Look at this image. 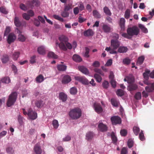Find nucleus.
I'll use <instances>...</instances> for the list:
<instances>
[{
  "instance_id": "nucleus-1",
  "label": "nucleus",
  "mask_w": 154,
  "mask_h": 154,
  "mask_svg": "<svg viewBox=\"0 0 154 154\" xmlns=\"http://www.w3.org/2000/svg\"><path fill=\"white\" fill-rule=\"evenodd\" d=\"M139 29L138 27L136 26H134L127 29V33H123L122 35L125 38L130 39L133 35H137L139 33Z\"/></svg>"
},
{
  "instance_id": "nucleus-2",
  "label": "nucleus",
  "mask_w": 154,
  "mask_h": 154,
  "mask_svg": "<svg viewBox=\"0 0 154 154\" xmlns=\"http://www.w3.org/2000/svg\"><path fill=\"white\" fill-rule=\"evenodd\" d=\"M82 112L81 109L79 108L76 107L71 109L69 115L73 119H77L81 116Z\"/></svg>"
},
{
  "instance_id": "nucleus-3",
  "label": "nucleus",
  "mask_w": 154,
  "mask_h": 154,
  "mask_svg": "<svg viewBox=\"0 0 154 154\" xmlns=\"http://www.w3.org/2000/svg\"><path fill=\"white\" fill-rule=\"evenodd\" d=\"M17 96V93L16 92L12 93L9 95L6 103L7 106L8 107H11L14 105L16 100Z\"/></svg>"
},
{
  "instance_id": "nucleus-4",
  "label": "nucleus",
  "mask_w": 154,
  "mask_h": 154,
  "mask_svg": "<svg viewBox=\"0 0 154 154\" xmlns=\"http://www.w3.org/2000/svg\"><path fill=\"white\" fill-rule=\"evenodd\" d=\"M59 39L60 42L59 44V47L62 50L66 51L67 49L65 44L68 41V38L65 36L62 35L59 37Z\"/></svg>"
},
{
  "instance_id": "nucleus-5",
  "label": "nucleus",
  "mask_w": 154,
  "mask_h": 154,
  "mask_svg": "<svg viewBox=\"0 0 154 154\" xmlns=\"http://www.w3.org/2000/svg\"><path fill=\"white\" fill-rule=\"evenodd\" d=\"M145 84L148 85L145 87V89L147 92H151L154 91V82L153 83H150L147 81H144Z\"/></svg>"
},
{
  "instance_id": "nucleus-6",
  "label": "nucleus",
  "mask_w": 154,
  "mask_h": 154,
  "mask_svg": "<svg viewBox=\"0 0 154 154\" xmlns=\"http://www.w3.org/2000/svg\"><path fill=\"white\" fill-rule=\"evenodd\" d=\"M110 119L112 124L113 125L120 124L121 123V119L120 117L117 116H114L112 117Z\"/></svg>"
},
{
  "instance_id": "nucleus-7",
  "label": "nucleus",
  "mask_w": 154,
  "mask_h": 154,
  "mask_svg": "<svg viewBox=\"0 0 154 154\" xmlns=\"http://www.w3.org/2000/svg\"><path fill=\"white\" fill-rule=\"evenodd\" d=\"M28 115L32 120L35 119L37 118V113L35 112L32 111L31 109H29Z\"/></svg>"
},
{
  "instance_id": "nucleus-8",
  "label": "nucleus",
  "mask_w": 154,
  "mask_h": 154,
  "mask_svg": "<svg viewBox=\"0 0 154 154\" xmlns=\"http://www.w3.org/2000/svg\"><path fill=\"white\" fill-rule=\"evenodd\" d=\"M75 79L83 84L86 85H88L89 84L88 81L84 77L77 76L75 77Z\"/></svg>"
},
{
  "instance_id": "nucleus-9",
  "label": "nucleus",
  "mask_w": 154,
  "mask_h": 154,
  "mask_svg": "<svg viewBox=\"0 0 154 154\" xmlns=\"http://www.w3.org/2000/svg\"><path fill=\"white\" fill-rule=\"evenodd\" d=\"M17 33L18 34V39L21 42H24L26 39V38L23 35L21 34L22 31L19 30L18 28H16V31Z\"/></svg>"
},
{
  "instance_id": "nucleus-10",
  "label": "nucleus",
  "mask_w": 154,
  "mask_h": 154,
  "mask_svg": "<svg viewBox=\"0 0 154 154\" xmlns=\"http://www.w3.org/2000/svg\"><path fill=\"white\" fill-rule=\"evenodd\" d=\"M94 106L95 112L97 113H100L102 112L103 109L100 103H95L94 104Z\"/></svg>"
},
{
  "instance_id": "nucleus-11",
  "label": "nucleus",
  "mask_w": 154,
  "mask_h": 154,
  "mask_svg": "<svg viewBox=\"0 0 154 154\" xmlns=\"http://www.w3.org/2000/svg\"><path fill=\"white\" fill-rule=\"evenodd\" d=\"M98 128L99 131L102 132H106L108 130V127L106 125L102 122L99 124Z\"/></svg>"
},
{
  "instance_id": "nucleus-12",
  "label": "nucleus",
  "mask_w": 154,
  "mask_h": 154,
  "mask_svg": "<svg viewBox=\"0 0 154 154\" xmlns=\"http://www.w3.org/2000/svg\"><path fill=\"white\" fill-rule=\"evenodd\" d=\"M111 46L114 49H117L120 45V43L117 40L112 39L111 41Z\"/></svg>"
},
{
  "instance_id": "nucleus-13",
  "label": "nucleus",
  "mask_w": 154,
  "mask_h": 154,
  "mask_svg": "<svg viewBox=\"0 0 154 154\" xmlns=\"http://www.w3.org/2000/svg\"><path fill=\"white\" fill-rule=\"evenodd\" d=\"M16 38V37L13 33H10L8 36L7 42L8 43L10 44L14 42Z\"/></svg>"
},
{
  "instance_id": "nucleus-14",
  "label": "nucleus",
  "mask_w": 154,
  "mask_h": 154,
  "mask_svg": "<svg viewBox=\"0 0 154 154\" xmlns=\"http://www.w3.org/2000/svg\"><path fill=\"white\" fill-rule=\"evenodd\" d=\"M71 81V78L70 76L66 75L64 76L62 80V83L63 84L68 83Z\"/></svg>"
},
{
  "instance_id": "nucleus-15",
  "label": "nucleus",
  "mask_w": 154,
  "mask_h": 154,
  "mask_svg": "<svg viewBox=\"0 0 154 154\" xmlns=\"http://www.w3.org/2000/svg\"><path fill=\"white\" fill-rule=\"evenodd\" d=\"M34 151L36 154H41L42 150L38 143H37L34 146Z\"/></svg>"
},
{
  "instance_id": "nucleus-16",
  "label": "nucleus",
  "mask_w": 154,
  "mask_h": 154,
  "mask_svg": "<svg viewBox=\"0 0 154 154\" xmlns=\"http://www.w3.org/2000/svg\"><path fill=\"white\" fill-rule=\"evenodd\" d=\"M137 88V85L136 84L133 83L129 84L128 87V90L130 91H135Z\"/></svg>"
},
{
  "instance_id": "nucleus-17",
  "label": "nucleus",
  "mask_w": 154,
  "mask_h": 154,
  "mask_svg": "<svg viewBox=\"0 0 154 154\" xmlns=\"http://www.w3.org/2000/svg\"><path fill=\"white\" fill-rule=\"evenodd\" d=\"M83 34L84 36L86 37L91 36L94 34V32L91 29H89L84 31L83 32Z\"/></svg>"
},
{
  "instance_id": "nucleus-18",
  "label": "nucleus",
  "mask_w": 154,
  "mask_h": 154,
  "mask_svg": "<svg viewBox=\"0 0 154 154\" xmlns=\"http://www.w3.org/2000/svg\"><path fill=\"white\" fill-rule=\"evenodd\" d=\"M14 23L15 26L17 27H20L22 25V22L19 18L16 16L14 17Z\"/></svg>"
},
{
  "instance_id": "nucleus-19",
  "label": "nucleus",
  "mask_w": 154,
  "mask_h": 154,
  "mask_svg": "<svg viewBox=\"0 0 154 154\" xmlns=\"http://www.w3.org/2000/svg\"><path fill=\"white\" fill-rule=\"evenodd\" d=\"M102 29L106 33H109L111 31V28L108 25L104 24L102 26Z\"/></svg>"
},
{
  "instance_id": "nucleus-20",
  "label": "nucleus",
  "mask_w": 154,
  "mask_h": 154,
  "mask_svg": "<svg viewBox=\"0 0 154 154\" xmlns=\"http://www.w3.org/2000/svg\"><path fill=\"white\" fill-rule=\"evenodd\" d=\"M59 99L63 102L66 101L67 99V95L63 92H60L59 94Z\"/></svg>"
},
{
  "instance_id": "nucleus-21",
  "label": "nucleus",
  "mask_w": 154,
  "mask_h": 154,
  "mask_svg": "<svg viewBox=\"0 0 154 154\" xmlns=\"http://www.w3.org/2000/svg\"><path fill=\"white\" fill-rule=\"evenodd\" d=\"M78 68L79 70L83 73L86 75H88L89 74L88 70L85 67L83 66H79Z\"/></svg>"
},
{
  "instance_id": "nucleus-22",
  "label": "nucleus",
  "mask_w": 154,
  "mask_h": 154,
  "mask_svg": "<svg viewBox=\"0 0 154 154\" xmlns=\"http://www.w3.org/2000/svg\"><path fill=\"white\" fill-rule=\"evenodd\" d=\"M29 7L32 8L34 5L37 6L38 5L39 2L38 0H33L31 2H28Z\"/></svg>"
},
{
  "instance_id": "nucleus-23",
  "label": "nucleus",
  "mask_w": 154,
  "mask_h": 154,
  "mask_svg": "<svg viewBox=\"0 0 154 154\" xmlns=\"http://www.w3.org/2000/svg\"><path fill=\"white\" fill-rule=\"evenodd\" d=\"M1 60L2 63H6L9 60V57L8 55L4 54L2 56L1 58Z\"/></svg>"
},
{
  "instance_id": "nucleus-24",
  "label": "nucleus",
  "mask_w": 154,
  "mask_h": 154,
  "mask_svg": "<svg viewBox=\"0 0 154 154\" xmlns=\"http://www.w3.org/2000/svg\"><path fill=\"white\" fill-rule=\"evenodd\" d=\"M127 81L128 83H133L134 82V79L133 76L132 74H129L127 77Z\"/></svg>"
},
{
  "instance_id": "nucleus-25",
  "label": "nucleus",
  "mask_w": 154,
  "mask_h": 154,
  "mask_svg": "<svg viewBox=\"0 0 154 154\" xmlns=\"http://www.w3.org/2000/svg\"><path fill=\"white\" fill-rule=\"evenodd\" d=\"M20 53L19 51L14 52L12 55V58L14 60H16L19 57Z\"/></svg>"
},
{
  "instance_id": "nucleus-26",
  "label": "nucleus",
  "mask_w": 154,
  "mask_h": 154,
  "mask_svg": "<svg viewBox=\"0 0 154 154\" xmlns=\"http://www.w3.org/2000/svg\"><path fill=\"white\" fill-rule=\"evenodd\" d=\"M44 80V77L42 75L40 74L37 76L35 79L36 82L38 83H41Z\"/></svg>"
},
{
  "instance_id": "nucleus-27",
  "label": "nucleus",
  "mask_w": 154,
  "mask_h": 154,
  "mask_svg": "<svg viewBox=\"0 0 154 154\" xmlns=\"http://www.w3.org/2000/svg\"><path fill=\"white\" fill-rule=\"evenodd\" d=\"M72 59L74 61L76 62H79L82 61V59L79 55L74 54L73 55Z\"/></svg>"
},
{
  "instance_id": "nucleus-28",
  "label": "nucleus",
  "mask_w": 154,
  "mask_h": 154,
  "mask_svg": "<svg viewBox=\"0 0 154 154\" xmlns=\"http://www.w3.org/2000/svg\"><path fill=\"white\" fill-rule=\"evenodd\" d=\"M125 20L124 18H121L119 21V25L122 30H123L125 28Z\"/></svg>"
},
{
  "instance_id": "nucleus-29",
  "label": "nucleus",
  "mask_w": 154,
  "mask_h": 154,
  "mask_svg": "<svg viewBox=\"0 0 154 154\" xmlns=\"http://www.w3.org/2000/svg\"><path fill=\"white\" fill-rule=\"evenodd\" d=\"M38 52L40 54L43 55L45 53V49L43 46H41L38 48Z\"/></svg>"
},
{
  "instance_id": "nucleus-30",
  "label": "nucleus",
  "mask_w": 154,
  "mask_h": 154,
  "mask_svg": "<svg viewBox=\"0 0 154 154\" xmlns=\"http://www.w3.org/2000/svg\"><path fill=\"white\" fill-rule=\"evenodd\" d=\"M67 66L63 65H59L57 66V69L59 71H64L66 70Z\"/></svg>"
},
{
  "instance_id": "nucleus-31",
  "label": "nucleus",
  "mask_w": 154,
  "mask_h": 154,
  "mask_svg": "<svg viewBox=\"0 0 154 154\" xmlns=\"http://www.w3.org/2000/svg\"><path fill=\"white\" fill-rule=\"evenodd\" d=\"M48 56L49 58L56 59L58 58V56L53 52L50 51L48 54Z\"/></svg>"
},
{
  "instance_id": "nucleus-32",
  "label": "nucleus",
  "mask_w": 154,
  "mask_h": 154,
  "mask_svg": "<svg viewBox=\"0 0 154 154\" xmlns=\"http://www.w3.org/2000/svg\"><path fill=\"white\" fill-rule=\"evenodd\" d=\"M93 137V133L92 132H88L86 134V139L88 141L91 140Z\"/></svg>"
},
{
  "instance_id": "nucleus-33",
  "label": "nucleus",
  "mask_w": 154,
  "mask_h": 154,
  "mask_svg": "<svg viewBox=\"0 0 154 154\" xmlns=\"http://www.w3.org/2000/svg\"><path fill=\"white\" fill-rule=\"evenodd\" d=\"M35 104L36 106L37 107L41 108L43 106L44 103L43 101L41 100H37L35 102Z\"/></svg>"
},
{
  "instance_id": "nucleus-34",
  "label": "nucleus",
  "mask_w": 154,
  "mask_h": 154,
  "mask_svg": "<svg viewBox=\"0 0 154 154\" xmlns=\"http://www.w3.org/2000/svg\"><path fill=\"white\" fill-rule=\"evenodd\" d=\"M103 10L104 12L106 14L109 16H111L112 13L108 7L105 6L103 8Z\"/></svg>"
},
{
  "instance_id": "nucleus-35",
  "label": "nucleus",
  "mask_w": 154,
  "mask_h": 154,
  "mask_svg": "<svg viewBox=\"0 0 154 154\" xmlns=\"http://www.w3.org/2000/svg\"><path fill=\"white\" fill-rule=\"evenodd\" d=\"M128 50V48L126 47L123 46L120 47L118 50V52L120 53L126 52Z\"/></svg>"
},
{
  "instance_id": "nucleus-36",
  "label": "nucleus",
  "mask_w": 154,
  "mask_h": 154,
  "mask_svg": "<svg viewBox=\"0 0 154 154\" xmlns=\"http://www.w3.org/2000/svg\"><path fill=\"white\" fill-rule=\"evenodd\" d=\"M93 16L96 18H99L101 17L100 14L97 10H93Z\"/></svg>"
},
{
  "instance_id": "nucleus-37",
  "label": "nucleus",
  "mask_w": 154,
  "mask_h": 154,
  "mask_svg": "<svg viewBox=\"0 0 154 154\" xmlns=\"http://www.w3.org/2000/svg\"><path fill=\"white\" fill-rule=\"evenodd\" d=\"M111 102L112 105L114 106L117 107L118 106L119 102L116 99H112Z\"/></svg>"
},
{
  "instance_id": "nucleus-38",
  "label": "nucleus",
  "mask_w": 154,
  "mask_h": 154,
  "mask_svg": "<svg viewBox=\"0 0 154 154\" xmlns=\"http://www.w3.org/2000/svg\"><path fill=\"white\" fill-rule=\"evenodd\" d=\"M23 118L19 114L17 116V120L20 125H22L23 124Z\"/></svg>"
},
{
  "instance_id": "nucleus-39",
  "label": "nucleus",
  "mask_w": 154,
  "mask_h": 154,
  "mask_svg": "<svg viewBox=\"0 0 154 154\" xmlns=\"http://www.w3.org/2000/svg\"><path fill=\"white\" fill-rule=\"evenodd\" d=\"M144 60V57L143 56L139 57L138 59L137 62V63L140 65L142 64Z\"/></svg>"
},
{
  "instance_id": "nucleus-40",
  "label": "nucleus",
  "mask_w": 154,
  "mask_h": 154,
  "mask_svg": "<svg viewBox=\"0 0 154 154\" xmlns=\"http://www.w3.org/2000/svg\"><path fill=\"white\" fill-rule=\"evenodd\" d=\"M133 131L136 136L140 132V129L137 126H134L133 128Z\"/></svg>"
},
{
  "instance_id": "nucleus-41",
  "label": "nucleus",
  "mask_w": 154,
  "mask_h": 154,
  "mask_svg": "<svg viewBox=\"0 0 154 154\" xmlns=\"http://www.w3.org/2000/svg\"><path fill=\"white\" fill-rule=\"evenodd\" d=\"M1 81L3 83L8 84L10 82V79L8 77H5L2 78Z\"/></svg>"
},
{
  "instance_id": "nucleus-42",
  "label": "nucleus",
  "mask_w": 154,
  "mask_h": 154,
  "mask_svg": "<svg viewBox=\"0 0 154 154\" xmlns=\"http://www.w3.org/2000/svg\"><path fill=\"white\" fill-rule=\"evenodd\" d=\"M102 85L104 88L106 89L109 86V83L108 81H104L103 82Z\"/></svg>"
},
{
  "instance_id": "nucleus-43",
  "label": "nucleus",
  "mask_w": 154,
  "mask_h": 154,
  "mask_svg": "<svg viewBox=\"0 0 154 154\" xmlns=\"http://www.w3.org/2000/svg\"><path fill=\"white\" fill-rule=\"evenodd\" d=\"M77 89L75 87H72L70 89V94H75L77 93Z\"/></svg>"
},
{
  "instance_id": "nucleus-44",
  "label": "nucleus",
  "mask_w": 154,
  "mask_h": 154,
  "mask_svg": "<svg viewBox=\"0 0 154 154\" xmlns=\"http://www.w3.org/2000/svg\"><path fill=\"white\" fill-rule=\"evenodd\" d=\"M130 15V11L129 9H128L125 12L124 17L126 19H128Z\"/></svg>"
},
{
  "instance_id": "nucleus-45",
  "label": "nucleus",
  "mask_w": 154,
  "mask_h": 154,
  "mask_svg": "<svg viewBox=\"0 0 154 154\" xmlns=\"http://www.w3.org/2000/svg\"><path fill=\"white\" fill-rule=\"evenodd\" d=\"M116 94L119 96L121 97L124 94V93L122 90L121 89H118L116 92Z\"/></svg>"
},
{
  "instance_id": "nucleus-46",
  "label": "nucleus",
  "mask_w": 154,
  "mask_h": 154,
  "mask_svg": "<svg viewBox=\"0 0 154 154\" xmlns=\"http://www.w3.org/2000/svg\"><path fill=\"white\" fill-rule=\"evenodd\" d=\"M134 98L137 100H140L141 98V93L140 92H137L134 95Z\"/></svg>"
},
{
  "instance_id": "nucleus-47",
  "label": "nucleus",
  "mask_w": 154,
  "mask_h": 154,
  "mask_svg": "<svg viewBox=\"0 0 154 154\" xmlns=\"http://www.w3.org/2000/svg\"><path fill=\"white\" fill-rule=\"evenodd\" d=\"M94 77L98 82H100L102 80V78L101 76L97 74H95L94 75Z\"/></svg>"
},
{
  "instance_id": "nucleus-48",
  "label": "nucleus",
  "mask_w": 154,
  "mask_h": 154,
  "mask_svg": "<svg viewBox=\"0 0 154 154\" xmlns=\"http://www.w3.org/2000/svg\"><path fill=\"white\" fill-rule=\"evenodd\" d=\"M139 27L141 29V30L143 32L145 33H146L147 32L148 30L143 25L141 24H139Z\"/></svg>"
},
{
  "instance_id": "nucleus-49",
  "label": "nucleus",
  "mask_w": 154,
  "mask_h": 154,
  "mask_svg": "<svg viewBox=\"0 0 154 154\" xmlns=\"http://www.w3.org/2000/svg\"><path fill=\"white\" fill-rule=\"evenodd\" d=\"M128 145L130 148H131L133 146L134 141L132 139H129L128 141Z\"/></svg>"
},
{
  "instance_id": "nucleus-50",
  "label": "nucleus",
  "mask_w": 154,
  "mask_h": 154,
  "mask_svg": "<svg viewBox=\"0 0 154 154\" xmlns=\"http://www.w3.org/2000/svg\"><path fill=\"white\" fill-rule=\"evenodd\" d=\"M52 125L54 128L57 129L59 126L58 121L57 120H54L52 122Z\"/></svg>"
},
{
  "instance_id": "nucleus-51",
  "label": "nucleus",
  "mask_w": 154,
  "mask_h": 154,
  "mask_svg": "<svg viewBox=\"0 0 154 154\" xmlns=\"http://www.w3.org/2000/svg\"><path fill=\"white\" fill-rule=\"evenodd\" d=\"M61 16L63 17H66L69 16V13L68 12L64 10V11L61 13Z\"/></svg>"
},
{
  "instance_id": "nucleus-52",
  "label": "nucleus",
  "mask_w": 154,
  "mask_h": 154,
  "mask_svg": "<svg viewBox=\"0 0 154 154\" xmlns=\"http://www.w3.org/2000/svg\"><path fill=\"white\" fill-rule=\"evenodd\" d=\"M139 137L140 140L141 141H143L145 139L143 131H141L139 134Z\"/></svg>"
},
{
  "instance_id": "nucleus-53",
  "label": "nucleus",
  "mask_w": 154,
  "mask_h": 154,
  "mask_svg": "<svg viewBox=\"0 0 154 154\" xmlns=\"http://www.w3.org/2000/svg\"><path fill=\"white\" fill-rule=\"evenodd\" d=\"M90 49L88 47L85 48V52L84 54V56L86 57H89V52Z\"/></svg>"
},
{
  "instance_id": "nucleus-54",
  "label": "nucleus",
  "mask_w": 154,
  "mask_h": 154,
  "mask_svg": "<svg viewBox=\"0 0 154 154\" xmlns=\"http://www.w3.org/2000/svg\"><path fill=\"white\" fill-rule=\"evenodd\" d=\"M53 16L54 19L59 21L62 22L63 21V19L58 15L54 14V15Z\"/></svg>"
},
{
  "instance_id": "nucleus-55",
  "label": "nucleus",
  "mask_w": 154,
  "mask_h": 154,
  "mask_svg": "<svg viewBox=\"0 0 154 154\" xmlns=\"http://www.w3.org/2000/svg\"><path fill=\"white\" fill-rule=\"evenodd\" d=\"M131 60L128 58H126L123 60V63L124 64L128 65L130 63Z\"/></svg>"
},
{
  "instance_id": "nucleus-56",
  "label": "nucleus",
  "mask_w": 154,
  "mask_h": 154,
  "mask_svg": "<svg viewBox=\"0 0 154 154\" xmlns=\"http://www.w3.org/2000/svg\"><path fill=\"white\" fill-rule=\"evenodd\" d=\"M0 11L1 13L5 14L8 13V11L4 7H1L0 8Z\"/></svg>"
},
{
  "instance_id": "nucleus-57",
  "label": "nucleus",
  "mask_w": 154,
  "mask_h": 154,
  "mask_svg": "<svg viewBox=\"0 0 154 154\" xmlns=\"http://www.w3.org/2000/svg\"><path fill=\"white\" fill-rule=\"evenodd\" d=\"M120 134L122 136H126L127 133V131L125 129L121 130L120 132Z\"/></svg>"
},
{
  "instance_id": "nucleus-58",
  "label": "nucleus",
  "mask_w": 154,
  "mask_h": 154,
  "mask_svg": "<svg viewBox=\"0 0 154 154\" xmlns=\"http://www.w3.org/2000/svg\"><path fill=\"white\" fill-rule=\"evenodd\" d=\"M112 63V60L111 59L108 60L106 63L105 66H111Z\"/></svg>"
},
{
  "instance_id": "nucleus-59",
  "label": "nucleus",
  "mask_w": 154,
  "mask_h": 154,
  "mask_svg": "<svg viewBox=\"0 0 154 154\" xmlns=\"http://www.w3.org/2000/svg\"><path fill=\"white\" fill-rule=\"evenodd\" d=\"M10 27L8 26L7 27L4 34V36L7 35L10 32Z\"/></svg>"
},
{
  "instance_id": "nucleus-60",
  "label": "nucleus",
  "mask_w": 154,
  "mask_h": 154,
  "mask_svg": "<svg viewBox=\"0 0 154 154\" xmlns=\"http://www.w3.org/2000/svg\"><path fill=\"white\" fill-rule=\"evenodd\" d=\"M36 56L35 55H33L31 57L30 60V63L33 64L35 62Z\"/></svg>"
},
{
  "instance_id": "nucleus-61",
  "label": "nucleus",
  "mask_w": 154,
  "mask_h": 154,
  "mask_svg": "<svg viewBox=\"0 0 154 154\" xmlns=\"http://www.w3.org/2000/svg\"><path fill=\"white\" fill-rule=\"evenodd\" d=\"M22 16L23 18L26 20H29L30 18L29 15L26 13L23 14L22 15Z\"/></svg>"
},
{
  "instance_id": "nucleus-62",
  "label": "nucleus",
  "mask_w": 154,
  "mask_h": 154,
  "mask_svg": "<svg viewBox=\"0 0 154 154\" xmlns=\"http://www.w3.org/2000/svg\"><path fill=\"white\" fill-rule=\"evenodd\" d=\"M6 151L9 154H12L14 152L12 148L11 147H8L6 149Z\"/></svg>"
},
{
  "instance_id": "nucleus-63",
  "label": "nucleus",
  "mask_w": 154,
  "mask_h": 154,
  "mask_svg": "<svg viewBox=\"0 0 154 154\" xmlns=\"http://www.w3.org/2000/svg\"><path fill=\"white\" fill-rule=\"evenodd\" d=\"M94 70L95 72L98 73L102 75H103V73L101 70L100 69L96 68L94 69Z\"/></svg>"
},
{
  "instance_id": "nucleus-64",
  "label": "nucleus",
  "mask_w": 154,
  "mask_h": 154,
  "mask_svg": "<svg viewBox=\"0 0 154 154\" xmlns=\"http://www.w3.org/2000/svg\"><path fill=\"white\" fill-rule=\"evenodd\" d=\"M128 152L127 149L125 147H123L121 149V154H127Z\"/></svg>"
}]
</instances>
